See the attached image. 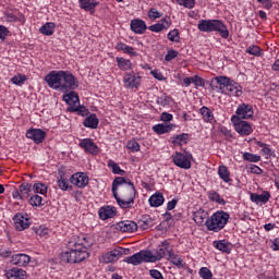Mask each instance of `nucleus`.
<instances>
[{
    "mask_svg": "<svg viewBox=\"0 0 279 279\" xmlns=\"http://www.w3.org/2000/svg\"><path fill=\"white\" fill-rule=\"evenodd\" d=\"M111 192L120 208L126 209L134 206L136 187L132 181L123 177H117L112 182Z\"/></svg>",
    "mask_w": 279,
    "mask_h": 279,
    "instance_id": "f257e3e1",
    "label": "nucleus"
},
{
    "mask_svg": "<svg viewBox=\"0 0 279 279\" xmlns=\"http://www.w3.org/2000/svg\"><path fill=\"white\" fill-rule=\"evenodd\" d=\"M45 82L48 84L49 88L61 90V93H69V90L80 88L77 78L68 71H51L45 76Z\"/></svg>",
    "mask_w": 279,
    "mask_h": 279,
    "instance_id": "f03ea898",
    "label": "nucleus"
},
{
    "mask_svg": "<svg viewBox=\"0 0 279 279\" xmlns=\"http://www.w3.org/2000/svg\"><path fill=\"white\" fill-rule=\"evenodd\" d=\"M210 88L216 93L229 95V97H241V95H243V87L227 76H216L211 78Z\"/></svg>",
    "mask_w": 279,
    "mask_h": 279,
    "instance_id": "7ed1b4c3",
    "label": "nucleus"
},
{
    "mask_svg": "<svg viewBox=\"0 0 279 279\" xmlns=\"http://www.w3.org/2000/svg\"><path fill=\"white\" fill-rule=\"evenodd\" d=\"M70 251H66L61 254L62 263H82V260H86L88 258V252H86V247H84L81 243L69 242Z\"/></svg>",
    "mask_w": 279,
    "mask_h": 279,
    "instance_id": "20e7f679",
    "label": "nucleus"
},
{
    "mask_svg": "<svg viewBox=\"0 0 279 279\" xmlns=\"http://www.w3.org/2000/svg\"><path fill=\"white\" fill-rule=\"evenodd\" d=\"M199 32H218L222 38H228L230 32L226 27V24L219 20H201L198 22Z\"/></svg>",
    "mask_w": 279,
    "mask_h": 279,
    "instance_id": "39448f33",
    "label": "nucleus"
},
{
    "mask_svg": "<svg viewBox=\"0 0 279 279\" xmlns=\"http://www.w3.org/2000/svg\"><path fill=\"white\" fill-rule=\"evenodd\" d=\"M230 219V215L226 211H217L211 215L209 219L205 221L207 230L211 232H219L226 228Z\"/></svg>",
    "mask_w": 279,
    "mask_h": 279,
    "instance_id": "423d86ee",
    "label": "nucleus"
},
{
    "mask_svg": "<svg viewBox=\"0 0 279 279\" xmlns=\"http://www.w3.org/2000/svg\"><path fill=\"white\" fill-rule=\"evenodd\" d=\"M231 122L235 128V132H238L240 136H250V134H252L253 130L250 122H246L245 120H240L236 116H232Z\"/></svg>",
    "mask_w": 279,
    "mask_h": 279,
    "instance_id": "0eeeda50",
    "label": "nucleus"
},
{
    "mask_svg": "<svg viewBox=\"0 0 279 279\" xmlns=\"http://www.w3.org/2000/svg\"><path fill=\"white\" fill-rule=\"evenodd\" d=\"M124 263L134 266L142 265V263H151V259L149 257V251L142 250L130 257H125Z\"/></svg>",
    "mask_w": 279,
    "mask_h": 279,
    "instance_id": "6e6552de",
    "label": "nucleus"
},
{
    "mask_svg": "<svg viewBox=\"0 0 279 279\" xmlns=\"http://www.w3.org/2000/svg\"><path fill=\"white\" fill-rule=\"evenodd\" d=\"M169 252H173V248H169V241L166 240L161 242L155 255L151 251H148L150 263H158V260H162Z\"/></svg>",
    "mask_w": 279,
    "mask_h": 279,
    "instance_id": "1a4fd4ad",
    "label": "nucleus"
},
{
    "mask_svg": "<svg viewBox=\"0 0 279 279\" xmlns=\"http://www.w3.org/2000/svg\"><path fill=\"white\" fill-rule=\"evenodd\" d=\"M191 160H193V155L186 153V155L182 153H175L172 156V161L180 169H191Z\"/></svg>",
    "mask_w": 279,
    "mask_h": 279,
    "instance_id": "9d476101",
    "label": "nucleus"
},
{
    "mask_svg": "<svg viewBox=\"0 0 279 279\" xmlns=\"http://www.w3.org/2000/svg\"><path fill=\"white\" fill-rule=\"evenodd\" d=\"M125 88H136L138 89L141 86V75L131 72L126 73L123 77Z\"/></svg>",
    "mask_w": 279,
    "mask_h": 279,
    "instance_id": "9b49d317",
    "label": "nucleus"
},
{
    "mask_svg": "<svg viewBox=\"0 0 279 279\" xmlns=\"http://www.w3.org/2000/svg\"><path fill=\"white\" fill-rule=\"evenodd\" d=\"M88 174L84 172H77L72 174L70 182L74 186H77V189H85V186H88Z\"/></svg>",
    "mask_w": 279,
    "mask_h": 279,
    "instance_id": "f8f14e48",
    "label": "nucleus"
},
{
    "mask_svg": "<svg viewBox=\"0 0 279 279\" xmlns=\"http://www.w3.org/2000/svg\"><path fill=\"white\" fill-rule=\"evenodd\" d=\"M233 117H238L240 120L252 119L254 117V108L251 105L242 104L238 107Z\"/></svg>",
    "mask_w": 279,
    "mask_h": 279,
    "instance_id": "ddd939ff",
    "label": "nucleus"
},
{
    "mask_svg": "<svg viewBox=\"0 0 279 279\" xmlns=\"http://www.w3.org/2000/svg\"><path fill=\"white\" fill-rule=\"evenodd\" d=\"M46 136L47 133L40 129H31L26 132V138H31L36 145H40Z\"/></svg>",
    "mask_w": 279,
    "mask_h": 279,
    "instance_id": "4468645a",
    "label": "nucleus"
},
{
    "mask_svg": "<svg viewBox=\"0 0 279 279\" xmlns=\"http://www.w3.org/2000/svg\"><path fill=\"white\" fill-rule=\"evenodd\" d=\"M78 145L88 154H93V156H97V154L99 153V147H97V144L93 142L90 138L82 140Z\"/></svg>",
    "mask_w": 279,
    "mask_h": 279,
    "instance_id": "2eb2a0df",
    "label": "nucleus"
},
{
    "mask_svg": "<svg viewBox=\"0 0 279 279\" xmlns=\"http://www.w3.org/2000/svg\"><path fill=\"white\" fill-rule=\"evenodd\" d=\"M15 229L19 230V232H23V230H27L29 228V219L25 218V216L21 214H16L13 217Z\"/></svg>",
    "mask_w": 279,
    "mask_h": 279,
    "instance_id": "dca6fc26",
    "label": "nucleus"
},
{
    "mask_svg": "<svg viewBox=\"0 0 279 279\" xmlns=\"http://www.w3.org/2000/svg\"><path fill=\"white\" fill-rule=\"evenodd\" d=\"M123 256V248H114L102 256V263H114Z\"/></svg>",
    "mask_w": 279,
    "mask_h": 279,
    "instance_id": "f3484780",
    "label": "nucleus"
},
{
    "mask_svg": "<svg viewBox=\"0 0 279 279\" xmlns=\"http://www.w3.org/2000/svg\"><path fill=\"white\" fill-rule=\"evenodd\" d=\"M117 226L120 232H136L138 230V225L132 220L120 221Z\"/></svg>",
    "mask_w": 279,
    "mask_h": 279,
    "instance_id": "a211bd4d",
    "label": "nucleus"
},
{
    "mask_svg": "<svg viewBox=\"0 0 279 279\" xmlns=\"http://www.w3.org/2000/svg\"><path fill=\"white\" fill-rule=\"evenodd\" d=\"M99 218L102 219V221H106V219H112V217H117V207L114 206H105L101 207L98 211Z\"/></svg>",
    "mask_w": 279,
    "mask_h": 279,
    "instance_id": "6ab92c4d",
    "label": "nucleus"
},
{
    "mask_svg": "<svg viewBox=\"0 0 279 279\" xmlns=\"http://www.w3.org/2000/svg\"><path fill=\"white\" fill-rule=\"evenodd\" d=\"M29 260H32V258L27 254L21 253L12 256L11 265H16L17 267H26V265H29Z\"/></svg>",
    "mask_w": 279,
    "mask_h": 279,
    "instance_id": "aec40b11",
    "label": "nucleus"
},
{
    "mask_svg": "<svg viewBox=\"0 0 279 279\" xmlns=\"http://www.w3.org/2000/svg\"><path fill=\"white\" fill-rule=\"evenodd\" d=\"M169 27H171V17H163V19L160 21V23L150 25V26L148 27V29H149L150 32L158 33V32H162V29H169Z\"/></svg>",
    "mask_w": 279,
    "mask_h": 279,
    "instance_id": "412c9836",
    "label": "nucleus"
},
{
    "mask_svg": "<svg viewBox=\"0 0 279 279\" xmlns=\"http://www.w3.org/2000/svg\"><path fill=\"white\" fill-rule=\"evenodd\" d=\"M269 197H271V194L267 191L262 194L251 193V202H254V204H267L269 202Z\"/></svg>",
    "mask_w": 279,
    "mask_h": 279,
    "instance_id": "4be33fe9",
    "label": "nucleus"
},
{
    "mask_svg": "<svg viewBox=\"0 0 279 279\" xmlns=\"http://www.w3.org/2000/svg\"><path fill=\"white\" fill-rule=\"evenodd\" d=\"M131 29L134 34H145L147 29V24L143 20H132L131 21Z\"/></svg>",
    "mask_w": 279,
    "mask_h": 279,
    "instance_id": "5701e85b",
    "label": "nucleus"
},
{
    "mask_svg": "<svg viewBox=\"0 0 279 279\" xmlns=\"http://www.w3.org/2000/svg\"><path fill=\"white\" fill-rule=\"evenodd\" d=\"M63 101L70 106V108H75L80 104V96L75 92H70L63 95Z\"/></svg>",
    "mask_w": 279,
    "mask_h": 279,
    "instance_id": "b1692460",
    "label": "nucleus"
},
{
    "mask_svg": "<svg viewBox=\"0 0 279 279\" xmlns=\"http://www.w3.org/2000/svg\"><path fill=\"white\" fill-rule=\"evenodd\" d=\"M5 276L8 279H27V272L21 268H12Z\"/></svg>",
    "mask_w": 279,
    "mask_h": 279,
    "instance_id": "393cba45",
    "label": "nucleus"
},
{
    "mask_svg": "<svg viewBox=\"0 0 279 279\" xmlns=\"http://www.w3.org/2000/svg\"><path fill=\"white\" fill-rule=\"evenodd\" d=\"M214 247L219 250V252H223L225 254H230L232 252V247L230 243L226 240H217L213 242Z\"/></svg>",
    "mask_w": 279,
    "mask_h": 279,
    "instance_id": "a878e982",
    "label": "nucleus"
},
{
    "mask_svg": "<svg viewBox=\"0 0 279 279\" xmlns=\"http://www.w3.org/2000/svg\"><path fill=\"white\" fill-rule=\"evenodd\" d=\"M168 260L179 269L184 268V259H182V257L179 255H175L173 251H168Z\"/></svg>",
    "mask_w": 279,
    "mask_h": 279,
    "instance_id": "bb28decb",
    "label": "nucleus"
},
{
    "mask_svg": "<svg viewBox=\"0 0 279 279\" xmlns=\"http://www.w3.org/2000/svg\"><path fill=\"white\" fill-rule=\"evenodd\" d=\"M78 3L82 10H86V12H90L92 14H95V8L99 5V2L95 0H80Z\"/></svg>",
    "mask_w": 279,
    "mask_h": 279,
    "instance_id": "cd10ccee",
    "label": "nucleus"
},
{
    "mask_svg": "<svg viewBox=\"0 0 279 279\" xmlns=\"http://www.w3.org/2000/svg\"><path fill=\"white\" fill-rule=\"evenodd\" d=\"M85 128H90V130H97L99 126V119L97 114L90 113L83 122Z\"/></svg>",
    "mask_w": 279,
    "mask_h": 279,
    "instance_id": "c85d7f7f",
    "label": "nucleus"
},
{
    "mask_svg": "<svg viewBox=\"0 0 279 279\" xmlns=\"http://www.w3.org/2000/svg\"><path fill=\"white\" fill-rule=\"evenodd\" d=\"M149 204L154 208H158L159 206H162V204H165V196L162 195V193L157 192L149 197Z\"/></svg>",
    "mask_w": 279,
    "mask_h": 279,
    "instance_id": "c756f323",
    "label": "nucleus"
},
{
    "mask_svg": "<svg viewBox=\"0 0 279 279\" xmlns=\"http://www.w3.org/2000/svg\"><path fill=\"white\" fill-rule=\"evenodd\" d=\"M173 128H175V125L162 123V124H156V125H154V126H153V131H154L156 134H167V132H171V130H173Z\"/></svg>",
    "mask_w": 279,
    "mask_h": 279,
    "instance_id": "7c9ffc66",
    "label": "nucleus"
},
{
    "mask_svg": "<svg viewBox=\"0 0 279 279\" xmlns=\"http://www.w3.org/2000/svg\"><path fill=\"white\" fill-rule=\"evenodd\" d=\"M116 49H118V51H123V53H128L133 58H136V56H138V52H136L132 46H128L126 44H123V43H119Z\"/></svg>",
    "mask_w": 279,
    "mask_h": 279,
    "instance_id": "2f4dec72",
    "label": "nucleus"
},
{
    "mask_svg": "<svg viewBox=\"0 0 279 279\" xmlns=\"http://www.w3.org/2000/svg\"><path fill=\"white\" fill-rule=\"evenodd\" d=\"M39 32L40 34H44V36H53L56 24L53 22H48L39 28Z\"/></svg>",
    "mask_w": 279,
    "mask_h": 279,
    "instance_id": "473e14b6",
    "label": "nucleus"
},
{
    "mask_svg": "<svg viewBox=\"0 0 279 279\" xmlns=\"http://www.w3.org/2000/svg\"><path fill=\"white\" fill-rule=\"evenodd\" d=\"M116 60L121 71H130V69H132V61L124 58H117Z\"/></svg>",
    "mask_w": 279,
    "mask_h": 279,
    "instance_id": "72a5a7b5",
    "label": "nucleus"
},
{
    "mask_svg": "<svg viewBox=\"0 0 279 279\" xmlns=\"http://www.w3.org/2000/svg\"><path fill=\"white\" fill-rule=\"evenodd\" d=\"M186 143H189V134L186 133L175 135L172 140L173 145H186Z\"/></svg>",
    "mask_w": 279,
    "mask_h": 279,
    "instance_id": "f704fd0d",
    "label": "nucleus"
},
{
    "mask_svg": "<svg viewBox=\"0 0 279 279\" xmlns=\"http://www.w3.org/2000/svg\"><path fill=\"white\" fill-rule=\"evenodd\" d=\"M208 213H206L204 209H198L194 213V221L195 223H204V219H207Z\"/></svg>",
    "mask_w": 279,
    "mask_h": 279,
    "instance_id": "c9c22d12",
    "label": "nucleus"
},
{
    "mask_svg": "<svg viewBox=\"0 0 279 279\" xmlns=\"http://www.w3.org/2000/svg\"><path fill=\"white\" fill-rule=\"evenodd\" d=\"M108 167L109 169H111L112 173H114V175H123V173H125L124 170L121 169V167H119V163L112 161V159H110L108 161Z\"/></svg>",
    "mask_w": 279,
    "mask_h": 279,
    "instance_id": "e433bc0d",
    "label": "nucleus"
},
{
    "mask_svg": "<svg viewBox=\"0 0 279 279\" xmlns=\"http://www.w3.org/2000/svg\"><path fill=\"white\" fill-rule=\"evenodd\" d=\"M218 175L223 182H230V172L228 171V167L220 166L218 169Z\"/></svg>",
    "mask_w": 279,
    "mask_h": 279,
    "instance_id": "4c0bfd02",
    "label": "nucleus"
},
{
    "mask_svg": "<svg viewBox=\"0 0 279 279\" xmlns=\"http://www.w3.org/2000/svg\"><path fill=\"white\" fill-rule=\"evenodd\" d=\"M20 193L24 199H27L29 197V193H32V184L29 183H22L20 185Z\"/></svg>",
    "mask_w": 279,
    "mask_h": 279,
    "instance_id": "58836bf2",
    "label": "nucleus"
},
{
    "mask_svg": "<svg viewBox=\"0 0 279 279\" xmlns=\"http://www.w3.org/2000/svg\"><path fill=\"white\" fill-rule=\"evenodd\" d=\"M34 193H39L40 195H47L48 187L44 183H35L33 185Z\"/></svg>",
    "mask_w": 279,
    "mask_h": 279,
    "instance_id": "ea45409f",
    "label": "nucleus"
},
{
    "mask_svg": "<svg viewBox=\"0 0 279 279\" xmlns=\"http://www.w3.org/2000/svg\"><path fill=\"white\" fill-rule=\"evenodd\" d=\"M208 197L211 202H217V204H222V206L226 204V201L217 192H209Z\"/></svg>",
    "mask_w": 279,
    "mask_h": 279,
    "instance_id": "a19ab883",
    "label": "nucleus"
},
{
    "mask_svg": "<svg viewBox=\"0 0 279 279\" xmlns=\"http://www.w3.org/2000/svg\"><path fill=\"white\" fill-rule=\"evenodd\" d=\"M29 204L31 206H36V207L45 206V203H43V197L39 196L38 194L31 196Z\"/></svg>",
    "mask_w": 279,
    "mask_h": 279,
    "instance_id": "79ce46f5",
    "label": "nucleus"
},
{
    "mask_svg": "<svg viewBox=\"0 0 279 279\" xmlns=\"http://www.w3.org/2000/svg\"><path fill=\"white\" fill-rule=\"evenodd\" d=\"M201 114L203 116L205 121H213L214 119L213 111H210V109L207 107L201 108Z\"/></svg>",
    "mask_w": 279,
    "mask_h": 279,
    "instance_id": "37998d69",
    "label": "nucleus"
},
{
    "mask_svg": "<svg viewBox=\"0 0 279 279\" xmlns=\"http://www.w3.org/2000/svg\"><path fill=\"white\" fill-rule=\"evenodd\" d=\"M168 39H170L171 43H180V31L172 29L168 33Z\"/></svg>",
    "mask_w": 279,
    "mask_h": 279,
    "instance_id": "c03bdc74",
    "label": "nucleus"
},
{
    "mask_svg": "<svg viewBox=\"0 0 279 279\" xmlns=\"http://www.w3.org/2000/svg\"><path fill=\"white\" fill-rule=\"evenodd\" d=\"M243 158L247 160V162H260V156L252 153H244Z\"/></svg>",
    "mask_w": 279,
    "mask_h": 279,
    "instance_id": "a18cd8bd",
    "label": "nucleus"
},
{
    "mask_svg": "<svg viewBox=\"0 0 279 279\" xmlns=\"http://www.w3.org/2000/svg\"><path fill=\"white\" fill-rule=\"evenodd\" d=\"M27 81V76L25 75H16L11 78L12 84H15V86H21V84H24Z\"/></svg>",
    "mask_w": 279,
    "mask_h": 279,
    "instance_id": "49530a36",
    "label": "nucleus"
},
{
    "mask_svg": "<svg viewBox=\"0 0 279 279\" xmlns=\"http://www.w3.org/2000/svg\"><path fill=\"white\" fill-rule=\"evenodd\" d=\"M69 112H78V114H82L84 117L88 110H86V107L84 106H75V107H70Z\"/></svg>",
    "mask_w": 279,
    "mask_h": 279,
    "instance_id": "de8ad7c7",
    "label": "nucleus"
},
{
    "mask_svg": "<svg viewBox=\"0 0 279 279\" xmlns=\"http://www.w3.org/2000/svg\"><path fill=\"white\" fill-rule=\"evenodd\" d=\"M179 5H183V8H189V10H193L195 8V0H177Z\"/></svg>",
    "mask_w": 279,
    "mask_h": 279,
    "instance_id": "09e8293b",
    "label": "nucleus"
},
{
    "mask_svg": "<svg viewBox=\"0 0 279 279\" xmlns=\"http://www.w3.org/2000/svg\"><path fill=\"white\" fill-rule=\"evenodd\" d=\"M128 149L131 151H140L141 150V144L136 142V140H132L126 144Z\"/></svg>",
    "mask_w": 279,
    "mask_h": 279,
    "instance_id": "8fccbe9b",
    "label": "nucleus"
},
{
    "mask_svg": "<svg viewBox=\"0 0 279 279\" xmlns=\"http://www.w3.org/2000/svg\"><path fill=\"white\" fill-rule=\"evenodd\" d=\"M199 276L203 279H213V272L207 267H203L199 269Z\"/></svg>",
    "mask_w": 279,
    "mask_h": 279,
    "instance_id": "3c124183",
    "label": "nucleus"
},
{
    "mask_svg": "<svg viewBox=\"0 0 279 279\" xmlns=\"http://www.w3.org/2000/svg\"><path fill=\"white\" fill-rule=\"evenodd\" d=\"M157 104L158 106H169V104H171V97L167 96V95H162L161 97L157 98Z\"/></svg>",
    "mask_w": 279,
    "mask_h": 279,
    "instance_id": "603ef678",
    "label": "nucleus"
},
{
    "mask_svg": "<svg viewBox=\"0 0 279 279\" xmlns=\"http://www.w3.org/2000/svg\"><path fill=\"white\" fill-rule=\"evenodd\" d=\"M178 56H180V52L175 51V50H168L165 60L166 62H171V60H175V58H178Z\"/></svg>",
    "mask_w": 279,
    "mask_h": 279,
    "instance_id": "864d4df0",
    "label": "nucleus"
},
{
    "mask_svg": "<svg viewBox=\"0 0 279 279\" xmlns=\"http://www.w3.org/2000/svg\"><path fill=\"white\" fill-rule=\"evenodd\" d=\"M58 186L61 189V191H68L69 190V180L61 177V179L58 180Z\"/></svg>",
    "mask_w": 279,
    "mask_h": 279,
    "instance_id": "5fc2aeb1",
    "label": "nucleus"
},
{
    "mask_svg": "<svg viewBox=\"0 0 279 279\" xmlns=\"http://www.w3.org/2000/svg\"><path fill=\"white\" fill-rule=\"evenodd\" d=\"M160 16H162V14H160V12H158V10H156L155 8H151L148 11V19H151L153 21H156V19H160Z\"/></svg>",
    "mask_w": 279,
    "mask_h": 279,
    "instance_id": "6e6d98bb",
    "label": "nucleus"
},
{
    "mask_svg": "<svg viewBox=\"0 0 279 279\" xmlns=\"http://www.w3.org/2000/svg\"><path fill=\"white\" fill-rule=\"evenodd\" d=\"M246 53L251 56H260V48L258 46H251L246 49Z\"/></svg>",
    "mask_w": 279,
    "mask_h": 279,
    "instance_id": "4d7b16f0",
    "label": "nucleus"
},
{
    "mask_svg": "<svg viewBox=\"0 0 279 279\" xmlns=\"http://www.w3.org/2000/svg\"><path fill=\"white\" fill-rule=\"evenodd\" d=\"M247 171H250V173H255L256 175H260V173H263V169L256 165H251L247 168Z\"/></svg>",
    "mask_w": 279,
    "mask_h": 279,
    "instance_id": "13d9d810",
    "label": "nucleus"
},
{
    "mask_svg": "<svg viewBox=\"0 0 279 279\" xmlns=\"http://www.w3.org/2000/svg\"><path fill=\"white\" fill-rule=\"evenodd\" d=\"M193 84L195 86H201L202 88H204L206 81H204V78L196 75V76H193Z\"/></svg>",
    "mask_w": 279,
    "mask_h": 279,
    "instance_id": "bf43d9fd",
    "label": "nucleus"
},
{
    "mask_svg": "<svg viewBox=\"0 0 279 279\" xmlns=\"http://www.w3.org/2000/svg\"><path fill=\"white\" fill-rule=\"evenodd\" d=\"M149 276L150 278H154V279H165V277L162 276V272L156 269L149 270Z\"/></svg>",
    "mask_w": 279,
    "mask_h": 279,
    "instance_id": "052dcab7",
    "label": "nucleus"
},
{
    "mask_svg": "<svg viewBox=\"0 0 279 279\" xmlns=\"http://www.w3.org/2000/svg\"><path fill=\"white\" fill-rule=\"evenodd\" d=\"M160 119L165 123H169V121H173V114L168 113V112H162Z\"/></svg>",
    "mask_w": 279,
    "mask_h": 279,
    "instance_id": "680f3d73",
    "label": "nucleus"
},
{
    "mask_svg": "<svg viewBox=\"0 0 279 279\" xmlns=\"http://www.w3.org/2000/svg\"><path fill=\"white\" fill-rule=\"evenodd\" d=\"M10 34V31H8V27L0 25V39L5 40V37Z\"/></svg>",
    "mask_w": 279,
    "mask_h": 279,
    "instance_id": "e2e57ef3",
    "label": "nucleus"
},
{
    "mask_svg": "<svg viewBox=\"0 0 279 279\" xmlns=\"http://www.w3.org/2000/svg\"><path fill=\"white\" fill-rule=\"evenodd\" d=\"M151 75L155 77V80H158L159 82H162V80H165V76L158 72V70H153Z\"/></svg>",
    "mask_w": 279,
    "mask_h": 279,
    "instance_id": "0e129e2a",
    "label": "nucleus"
},
{
    "mask_svg": "<svg viewBox=\"0 0 279 279\" xmlns=\"http://www.w3.org/2000/svg\"><path fill=\"white\" fill-rule=\"evenodd\" d=\"M178 206V199L173 198L172 201L168 202L167 210H173Z\"/></svg>",
    "mask_w": 279,
    "mask_h": 279,
    "instance_id": "69168bd1",
    "label": "nucleus"
},
{
    "mask_svg": "<svg viewBox=\"0 0 279 279\" xmlns=\"http://www.w3.org/2000/svg\"><path fill=\"white\" fill-rule=\"evenodd\" d=\"M12 196L14 199H25L24 196L21 194V190L19 191L17 189L13 191Z\"/></svg>",
    "mask_w": 279,
    "mask_h": 279,
    "instance_id": "338daca9",
    "label": "nucleus"
},
{
    "mask_svg": "<svg viewBox=\"0 0 279 279\" xmlns=\"http://www.w3.org/2000/svg\"><path fill=\"white\" fill-rule=\"evenodd\" d=\"M272 250H274V252H278V250H279V238H276L272 241Z\"/></svg>",
    "mask_w": 279,
    "mask_h": 279,
    "instance_id": "774afa93",
    "label": "nucleus"
}]
</instances>
